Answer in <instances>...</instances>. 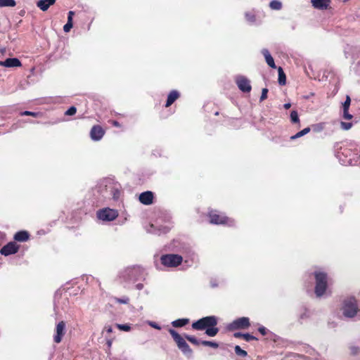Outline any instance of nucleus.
<instances>
[{
    "label": "nucleus",
    "instance_id": "f257e3e1",
    "mask_svg": "<svg viewBox=\"0 0 360 360\" xmlns=\"http://www.w3.org/2000/svg\"><path fill=\"white\" fill-rule=\"evenodd\" d=\"M341 311L344 317L359 319L360 307H359L357 300L354 296L345 297L342 302Z\"/></svg>",
    "mask_w": 360,
    "mask_h": 360
},
{
    "label": "nucleus",
    "instance_id": "f03ea898",
    "mask_svg": "<svg viewBox=\"0 0 360 360\" xmlns=\"http://www.w3.org/2000/svg\"><path fill=\"white\" fill-rule=\"evenodd\" d=\"M312 275L315 279L314 293L316 297H323L327 292L328 278L327 274L322 269H316Z\"/></svg>",
    "mask_w": 360,
    "mask_h": 360
},
{
    "label": "nucleus",
    "instance_id": "7ed1b4c3",
    "mask_svg": "<svg viewBox=\"0 0 360 360\" xmlns=\"http://www.w3.org/2000/svg\"><path fill=\"white\" fill-rule=\"evenodd\" d=\"M218 323V319L215 316H205L192 323V328L198 330H207L210 326H216Z\"/></svg>",
    "mask_w": 360,
    "mask_h": 360
},
{
    "label": "nucleus",
    "instance_id": "20e7f679",
    "mask_svg": "<svg viewBox=\"0 0 360 360\" xmlns=\"http://www.w3.org/2000/svg\"><path fill=\"white\" fill-rule=\"evenodd\" d=\"M169 333L177 345L178 348L187 356H191L193 351L185 340L174 329L170 328Z\"/></svg>",
    "mask_w": 360,
    "mask_h": 360
},
{
    "label": "nucleus",
    "instance_id": "39448f33",
    "mask_svg": "<svg viewBox=\"0 0 360 360\" xmlns=\"http://www.w3.org/2000/svg\"><path fill=\"white\" fill-rule=\"evenodd\" d=\"M161 264L165 267L175 268L183 262V257L177 254H165L160 257Z\"/></svg>",
    "mask_w": 360,
    "mask_h": 360
},
{
    "label": "nucleus",
    "instance_id": "423d86ee",
    "mask_svg": "<svg viewBox=\"0 0 360 360\" xmlns=\"http://www.w3.org/2000/svg\"><path fill=\"white\" fill-rule=\"evenodd\" d=\"M210 221L214 224H226L229 226L235 224L234 220L226 217L223 214H219L217 211H212L209 213Z\"/></svg>",
    "mask_w": 360,
    "mask_h": 360
},
{
    "label": "nucleus",
    "instance_id": "0eeeda50",
    "mask_svg": "<svg viewBox=\"0 0 360 360\" xmlns=\"http://www.w3.org/2000/svg\"><path fill=\"white\" fill-rule=\"evenodd\" d=\"M96 216L98 219L108 222L115 220L118 216V212L116 210L106 207L97 211Z\"/></svg>",
    "mask_w": 360,
    "mask_h": 360
},
{
    "label": "nucleus",
    "instance_id": "6e6552de",
    "mask_svg": "<svg viewBox=\"0 0 360 360\" xmlns=\"http://www.w3.org/2000/svg\"><path fill=\"white\" fill-rule=\"evenodd\" d=\"M140 274L139 268L132 267L127 268L122 271L120 274V277L124 281L130 283L134 282L138 279V276Z\"/></svg>",
    "mask_w": 360,
    "mask_h": 360
},
{
    "label": "nucleus",
    "instance_id": "1a4fd4ad",
    "mask_svg": "<svg viewBox=\"0 0 360 360\" xmlns=\"http://www.w3.org/2000/svg\"><path fill=\"white\" fill-rule=\"evenodd\" d=\"M250 326V319L248 317H240L232 321L228 328L230 330H236L238 329H246Z\"/></svg>",
    "mask_w": 360,
    "mask_h": 360
},
{
    "label": "nucleus",
    "instance_id": "9d476101",
    "mask_svg": "<svg viewBox=\"0 0 360 360\" xmlns=\"http://www.w3.org/2000/svg\"><path fill=\"white\" fill-rule=\"evenodd\" d=\"M236 83L238 89L243 93H249L252 89L250 81L243 75H238L236 77Z\"/></svg>",
    "mask_w": 360,
    "mask_h": 360
},
{
    "label": "nucleus",
    "instance_id": "9b49d317",
    "mask_svg": "<svg viewBox=\"0 0 360 360\" xmlns=\"http://www.w3.org/2000/svg\"><path fill=\"white\" fill-rule=\"evenodd\" d=\"M351 151L348 148L341 149V151H339L336 154L337 158L339 160V162L342 165H352V158H350Z\"/></svg>",
    "mask_w": 360,
    "mask_h": 360
},
{
    "label": "nucleus",
    "instance_id": "f8f14e48",
    "mask_svg": "<svg viewBox=\"0 0 360 360\" xmlns=\"http://www.w3.org/2000/svg\"><path fill=\"white\" fill-rule=\"evenodd\" d=\"M65 332V322L63 321L58 322L56 326L55 335H53V341L57 344L60 343L62 341Z\"/></svg>",
    "mask_w": 360,
    "mask_h": 360
},
{
    "label": "nucleus",
    "instance_id": "ddd939ff",
    "mask_svg": "<svg viewBox=\"0 0 360 360\" xmlns=\"http://www.w3.org/2000/svg\"><path fill=\"white\" fill-rule=\"evenodd\" d=\"M170 230V227L168 226H155L154 224H150L146 231L149 233L160 236L168 233Z\"/></svg>",
    "mask_w": 360,
    "mask_h": 360
},
{
    "label": "nucleus",
    "instance_id": "4468645a",
    "mask_svg": "<svg viewBox=\"0 0 360 360\" xmlns=\"http://www.w3.org/2000/svg\"><path fill=\"white\" fill-rule=\"evenodd\" d=\"M19 247L15 242H10L1 249L0 253L4 256H8L16 253Z\"/></svg>",
    "mask_w": 360,
    "mask_h": 360
},
{
    "label": "nucleus",
    "instance_id": "2eb2a0df",
    "mask_svg": "<svg viewBox=\"0 0 360 360\" xmlns=\"http://www.w3.org/2000/svg\"><path fill=\"white\" fill-rule=\"evenodd\" d=\"M105 134V131L99 125H94L90 131V136L93 141H100Z\"/></svg>",
    "mask_w": 360,
    "mask_h": 360
},
{
    "label": "nucleus",
    "instance_id": "dca6fc26",
    "mask_svg": "<svg viewBox=\"0 0 360 360\" xmlns=\"http://www.w3.org/2000/svg\"><path fill=\"white\" fill-rule=\"evenodd\" d=\"M140 202L146 205H149L153 203V193L151 191H145L140 194L139 195Z\"/></svg>",
    "mask_w": 360,
    "mask_h": 360
},
{
    "label": "nucleus",
    "instance_id": "f3484780",
    "mask_svg": "<svg viewBox=\"0 0 360 360\" xmlns=\"http://www.w3.org/2000/svg\"><path fill=\"white\" fill-rule=\"evenodd\" d=\"M21 65L20 60L17 58H8L4 61V67L6 68H18Z\"/></svg>",
    "mask_w": 360,
    "mask_h": 360
},
{
    "label": "nucleus",
    "instance_id": "a211bd4d",
    "mask_svg": "<svg viewBox=\"0 0 360 360\" xmlns=\"http://www.w3.org/2000/svg\"><path fill=\"white\" fill-rule=\"evenodd\" d=\"M56 0H39L37 2V6L39 7L42 11H46L49 9V8L53 5L56 3Z\"/></svg>",
    "mask_w": 360,
    "mask_h": 360
},
{
    "label": "nucleus",
    "instance_id": "6ab92c4d",
    "mask_svg": "<svg viewBox=\"0 0 360 360\" xmlns=\"http://www.w3.org/2000/svg\"><path fill=\"white\" fill-rule=\"evenodd\" d=\"M330 3V0H311L312 6L318 9H326Z\"/></svg>",
    "mask_w": 360,
    "mask_h": 360
},
{
    "label": "nucleus",
    "instance_id": "aec40b11",
    "mask_svg": "<svg viewBox=\"0 0 360 360\" xmlns=\"http://www.w3.org/2000/svg\"><path fill=\"white\" fill-rule=\"evenodd\" d=\"M262 53L263 54L264 57L265 58V60L268 65L271 67V68H276V66L274 63V60L271 55L270 54L269 51L266 49H263L262 50Z\"/></svg>",
    "mask_w": 360,
    "mask_h": 360
},
{
    "label": "nucleus",
    "instance_id": "412c9836",
    "mask_svg": "<svg viewBox=\"0 0 360 360\" xmlns=\"http://www.w3.org/2000/svg\"><path fill=\"white\" fill-rule=\"evenodd\" d=\"M180 94L176 90H172L167 96L165 107L170 106L179 97Z\"/></svg>",
    "mask_w": 360,
    "mask_h": 360
},
{
    "label": "nucleus",
    "instance_id": "4be33fe9",
    "mask_svg": "<svg viewBox=\"0 0 360 360\" xmlns=\"http://www.w3.org/2000/svg\"><path fill=\"white\" fill-rule=\"evenodd\" d=\"M14 239L19 242H25L29 239V233L26 231H18L15 234Z\"/></svg>",
    "mask_w": 360,
    "mask_h": 360
},
{
    "label": "nucleus",
    "instance_id": "5701e85b",
    "mask_svg": "<svg viewBox=\"0 0 360 360\" xmlns=\"http://www.w3.org/2000/svg\"><path fill=\"white\" fill-rule=\"evenodd\" d=\"M189 322L188 319H179L172 322V326L175 328L183 327Z\"/></svg>",
    "mask_w": 360,
    "mask_h": 360
},
{
    "label": "nucleus",
    "instance_id": "b1692460",
    "mask_svg": "<svg viewBox=\"0 0 360 360\" xmlns=\"http://www.w3.org/2000/svg\"><path fill=\"white\" fill-rule=\"evenodd\" d=\"M278 84L281 86L285 85L286 83V77L285 74L284 73L282 68H278Z\"/></svg>",
    "mask_w": 360,
    "mask_h": 360
},
{
    "label": "nucleus",
    "instance_id": "393cba45",
    "mask_svg": "<svg viewBox=\"0 0 360 360\" xmlns=\"http://www.w3.org/2000/svg\"><path fill=\"white\" fill-rule=\"evenodd\" d=\"M219 332V328L216 326H210L205 330V334L209 337H214Z\"/></svg>",
    "mask_w": 360,
    "mask_h": 360
},
{
    "label": "nucleus",
    "instance_id": "a878e982",
    "mask_svg": "<svg viewBox=\"0 0 360 360\" xmlns=\"http://www.w3.org/2000/svg\"><path fill=\"white\" fill-rule=\"evenodd\" d=\"M15 5V0H0V7H13Z\"/></svg>",
    "mask_w": 360,
    "mask_h": 360
},
{
    "label": "nucleus",
    "instance_id": "bb28decb",
    "mask_svg": "<svg viewBox=\"0 0 360 360\" xmlns=\"http://www.w3.org/2000/svg\"><path fill=\"white\" fill-rule=\"evenodd\" d=\"M310 130H311L310 127H306V128L303 129L302 130H301L300 131L295 134L294 136H292L290 139H295L300 138L301 136H303L306 135L307 134H308L310 131Z\"/></svg>",
    "mask_w": 360,
    "mask_h": 360
},
{
    "label": "nucleus",
    "instance_id": "cd10ccee",
    "mask_svg": "<svg viewBox=\"0 0 360 360\" xmlns=\"http://www.w3.org/2000/svg\"><path fill=\"white\" fill-rule=\"evenodd\" d=\"M21 116H32L34 117H38L42 115V113L40 112H32L25 110L20 112Z\"/></svg>",
    "mask_w": 360,
    "mask_h": 360
},
{
    "label": "nucleus",
    "instance_id": "c85d7f7f",
    "mask_svg": "<svg viewBox=\"0 0 360 360\" xmlns=\"http://www.w3.org/2000/svg\"><path fill=\"white\" fill-rule=\"evenodd\" d=\"M269 6L273 10H280L282 8V4L281 1L277 0H273L270 2Z\"/></svg>",
    "mask_w": 360,
    "mask_h": 360
},
{
    "label": "nucleus",
    "instance_id": "c756f323",
    "mask_svg": "<svg viewBox=\"0 0 360 360\" xmlns=\"http://www.w3.org/2000/svg\"><path fill=\"white\" fill-rule=\"evenodd\" d=\"M351 354L356 356L360 352V345L351 344L349 347Z\"/></svg>",
    "mask_w": 360,
    "mask_h": 360
},
{
    "label": "nucleus",
    "instance_id": "7c9ffc66",
    "mask_svg": "<svg viewBox=\"0 0 360 360\" xmlns=\"http://www.w3.org/2000/svg\"><path fill=\"white\" fill-rule=\"evenodd\" d=\"M245 17L246 20L250 24H253L256 21L255 15L253 13H252V12H247V13H245Z\"/></svg>",
    "mask_w": 360,
    "mask_h": 360
},
{
    "label": "nucleus",
    "instance_id": "2f4dec72",
    "mask_svg": "<svg viewBox=\"0 0 360 360\" xmlns=\"http://www.w3.org/2000/svg\"><path fill=\"white\" fill-rule=\"evenodd\" d=\"M290 122L292 124H296V123H299L300 122L299 115H298V113H297V112L296 110H292L290 112Z\"/></svg>",
    "mask_w": 360,
    "mask_h": 360
},
{
    "label": "nucleus",
    "instance_id": "473e14b6",
    "mask_svg": "<svg viewBox=\"0 0 360 360\" xmlns=\"http://www.w3.org/2000/svg\"><path fill=\"white\" fill-rule=\"evenodd\" d=\"M185 338L187 340H188L190 342L193 343V345H198L200 344H201V341L198 340L194 336H192V335H185Z\"/></svg>",
    "mask_w": 360,
    "mask_h": 360
},
{
    "label": "nucleus",
    "instance_id": "72a5a7b5",
    "mask_svg": "<svg viewBox=\"0 0 360 360\" xmlns=\"http://www.w3.org/2000/svg\"><path fill=\"white\" fill-rule=\"evenodd\" d=\"M201 344L204 346L211 347L213 348H217L219 347V344L217 342L209 340H202Z\"/></svg>",
    "mask_w": 360,
    "mask_h": 360
},
{
    "label": "nucleus",
    "instance_id": "f704fd0d",
    "mask_svg": "<svg viewBox=\"0 0 360 360\" xmlns=\"http://www.w3.org/2000/svg\"><path fill=\"white\" fill-rule=\"evenodd\" d=\"M235 352L238 356L245 357L248 355L246 351L242 349L240 346L236 345L234 348Z\"/></svg>",
    "mask_w": 360,
    "mask_h": 360
},
{
    "label": "nucleus",
    "instance_id": "c9c22d12",
    "mask_svg": "<svg viewBox=\"0 0 360 360\" xmlns=\"http://www.w3.org/2000/svg\"><path fill=\"white\" fill-rule=\"evenodd\" d=\"M114 300L117 303L126 304L129 303V298L127 296H123L122 297H120V298L115 297Z\"/></svg>",
    "mask_w": 360,
    "mask_h": 360
},
{
    "label": "nucleus",
    "instance_id": "e433bc0d",
    "mask_svg": "<svg viewBox=\"0 0 360 360\" xmlns=\"http://www.w3.org/2000/svg\"><path fill=\"white\" fill-rule=\"evenodd\" d=\"M353 126L352 122H340V127L342 130L347 131Z\"/></svg>",
    "mask_w": 360,
    "mask_h": 360
},
{
    "label": "nucleus",
    "instance_id": "4c0bfd02",
    "mask_svg": "<svg viewBox=\"0 0 360 360\" xmlns=\"http://www.w3.org/2000/svg\"><path fill=\"white\" fill-rule=\"evenodd\" d=\"M350 104H351V98H350V96L349 95H347L346 96V98H345V102L342 103V108L343 110H347V109H349V106H350Z\"/></svg>",
    "mask_w": 360,
    "mask_h": 360
},
{
    "label": "nucleus",
    "instance_id": "58836bf2",
    "mask_svg": "<svg viewBox=\"0 0 360 360\" xmlns=\"http://www.w3.org/2000/svg\"><path fill=\"white\" fill-rule=\"evenodd\" d=\"M117 328L123 331H129L131 326L129 324H116Z\"/></svg>",
    "mask_w": 360,
    "mask_h": 360
},
{
    "label": "nucleus",
    "instance_id": "ea45409f",
    "mask_svg": "<svg viewBox=\"0 0 360 360\" xmlns=\"http://www.w3.org/2000/svg\"><path fill=\"white\" fill-rule=\"evenodd\" d=\"M312 129L314 131L319 132L324 129L323 123H319L312 126Z\"/></svg>",
    "mask_w": 360,
    "mask_h": 360
},
{
    "label": "nucleus",
    "instance_id": "a19ab883",
    "mask_svg": "<svg viewBox=\"0 0 360 360\" xmlns=\"http://www.w3.org/2000/svg\"><path fill=\"white\" fill-rule=\"evenodd\" d=\"M59 299L62 300L64 302H66L67 300H68L66 296L63 297L62 295H60L59 298H58L57 296H56V297H55V302H54L55 308H59L60 307V306H59L60 305Z\"/></svg>",
    "mask_w": 360,
    "mask_h": 360
},
{
    "label": "nucleus",
    "instance_id": "79ce46f5",
    "mask_svg": "<svg viewBox=\"0 0 360 360\" xmlns=\"http://www.w3.org/2000/svg\"><path fill=\"white\" fill-rule=\"evenodd\" d=\"M342 117L345 120H352L353 118V115L349 112V110H343Z\"/></svg>",
    "mask_w": 360,
    "mask_h": 360
},
{
    "label": "nucleus",
    "instance_id": "37998d69",
    "mask_svg": "<svg viewBox=\"0 0 360 360\" xmlns=\"http://www.w3.org/2000/svg\"><path fill=\"white\" fill-rule=\"evenodd\" d=\"M76 112H77V108L75 106H71L70 108H68L66 110L65 114L66 115H73L76 113Z\"/></svg>",
    "mask_w": 360,
    "mask_h": 360
},
{
    "label": "nucleus",
    "instance_id": "c03bdc74",
    "mask_svg": "<svg viewBox=\"0 0 360 360\" xmlns=\"http://www.w3.org/2000/svg\"><path fill=\"white\" fill-rule=\"evenodd\" d=\"M243 338L247 342L257 340V338L255 336H253L252 335H250V333H244Z\"/></svg>",
    "mask_w": 360,
    "mask_h": 360
},
{
    "label": "nucleus",
    "instance_id": "a18cd8bd",
    "mask_svg": "<svg viewBox=\"0 0 360 360\" xmlns=\"http://www.w3.org/2000/svg\"><path fill=\"white\" fill-rule=\"evenodd\" d=\"M75 15V12L72 11H70L68 12V23H70V24H73L72 22V20H73V16Z\"/></svg>",
    "mask_w": 360,
    "mask_h": 360
},
{
    "label": "nucleus",
    "instance_id": "49530a36",
    "mask_svg": "<svg viewBox=\"0 0 360 360\" xmlns=\"http://www.w3.org/2000/svg\"><path fill=\"white\" fill-rule=\"evenodd\" d=\"M267 93H268V89L266 88H264L262 91V94L260 96V101H262L267 98Z\"/></svg>",
    "mask_w": 360,
    "mask_h": 360
},
{
    "label": "nucleus",
    "instance_id": "de8ad7c7",
    "mask_svg": "<svg viewBox=\"0 0 360 360\" xmlns=\"http://www.w3.org/2000/svg\"><path fill=\"white\" fill-rule=\"evenodd\" d=\"M73 27V24H70V23H66L64 26H63V30L65 32H69L70 31V30Z\"/></svg>",
    "mask_w": 360,
    "mask_h": 360
},
{
    "label": "nucleus",
    "instance_id": "09e8293b",
    "mask_svg": "<svg viewBox=\"0 0 360 360\" xmlns=\"http://www.w3.org/2000/svg\"><path fill=\"white\" fill-rule=\"evenodd\" d=\"M148 325L150 326H151L152 328H155V329H158V330H160L161 329V327L155 322H153V321H148Z\"/></svg>",
    "mask_w": 360,
    "mask_h": 360
},
{
    "label": "nucleus",
    "instance_id": "8fccbe9b",
    "mask_svg": "<svg viewBox=\"0 0 360 360\" xmlns=\"http://www.w3.org/2000/svg\"><path fill=\"white\" fill-rule=\"evenodd\" d=\"M258 331L262 335H265L267 332L269 331L264 326H262L260 327H259L258 328Z\"/></svg>",
    "mask_w": 360,
    "mask_h": 360
},
{
    "label": "nucleus",
    "instance_id": "3c124183",
    "mask_svg": "<svg viewBox=\"0 0 360 360\" xmlns=\"http://www.w3.org/2000/svg\"><path fill=\"white\" fill-rule=\"evenodd\" d=\"M112 193H113V198L117 200L118 199L120 192L118 189L115 188L113 191H112Z\"/></svg>",
    "mask_w": 360,
    "mask_h": 360
},
{
    "label": "nucleus",
    "instance_id": "603ef678",
    "mask_svg": "<svg viewBox=\"0 0 360 360\" xmlns=\"http://www.w3.org/2000/svg\"><path fill=\"white\" fill-rule=\"evenodd\" d=\"M210 286L212 288H217L218 286V283L216 279H211L210 280Z\"/></svg>",
    "mask_w": 360,
    "mask_h": 360
},
{
    "label": "nucleus",
    "instance_id": "864d4df0",
    "mask_svg": "<svg viewBox=\"0 0 360 360\" xmlns=\"http://www.w3.org/2000/svg\"><path fill=\"white\" fill-rule=\"evenodd\" d=\"M243 335H244V333H241L240 332H238V333H235L233 335H234L235 338H243Z\"/></svg>",
    "mask_w": 360,
    "mask_h": 360
},
{
    "label": "nucleus",
    "instance_id": "5fc2aeb1",
    "mask_svg": "<svg viewBox=\"0 0 360 360\" xmlns=\"http://www.w3.org/2000/svg\"><path fill=\"white\" fill-rule=\"evenodd\" d=\"M136 288L139 290H141L143 288V284L142 283H138L136 285Z\"/></svg>",
    "mask_w": 360,
    "mask_h": 360
},
{
    "label": "nucleus",
    "instance_id": "6e6d98bb",
    "mask_svg": "<svg viewBox=\"0 0 360 360\" xmlns=\"http://www.w3.org/2000/svg\"><path fill=\"white\" fill-rule=\"evenodd\" d=\"M106 332L110 333L112 332V328L110 326L105 327Z\"/></svg>",
    "mask_w": 360,
    "mask_h": 360
},
{
    "label": "nucleus",
    "instance_id": "4d7b16f0",
    "mask_svg": "<svg viewBox=\"0 0 360 360\" xmlns=\"http://www.w3.org/2000/svg\"><path fill=\"white\" fill-rule=\"evenodd\" d=\"M283 107L285 109H289L291 107V104L290 103H285Z\"/></svg>",
    "mask_w": 360,
    "mask_h": 360
},
{
    "label": "nucleus",
    "instance_id": "13d9d810",
    "mask_svg": "<svg viewBox=\"0 0 360 360\" xmlns=\"http://www.w3.org/2000/svg\"><path fill=\"white\" fill-rule=\"evenodd\" d=\"M112 343V340H107V345H108V347H111Z\"/></svg>",
    "mask_w": 360,
    "mask_h": 360
},
{
    "label": "nucleus",
    "instance_id": "bf43d9fd",
    "mask_svg": "<svg viewBox=\"0 0 360 360\" xmlns=\"http://www.w3.org/2000/svg\"><path fill=\"white\" fill-rule=\"evenodd\" d=\"M112 124L115 127H119L120 126V124L117 121H113L112 122Z\"/></svg>",
    "mask_w": 360,
    "mask_h": 360
},
{
    "label": "nucleus",
    "instance_id": "052dcab7",
    "mask_svg": "<svg viewBox=\"0 0 360 360\" xmlns=\"http://www.w3.org/2000/svg\"><path fill=\"white\" fill-rule=\"evenodd\" d=\"M0 65L4 66V61L0 60Z\"/></svg>",
    "mask_w": 360,
    "mask_h": 360
}]
</instances>
